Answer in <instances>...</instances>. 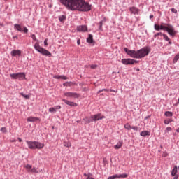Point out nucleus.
I'll return each mask as SVG.
<instances>
[{"mask_svg": "<svg viewBox=\"0 0 179 179\" xmlns=\"http://www.w3.org/2000/svg\"><path fill=\"white\" fill-rule=\"evenodd\" d=\"M48 39H45V41H44V45H45V47H47V45H48Z\"/></svg>", "mask_w": 179, "mask_h": 179, "instance_id": "obj_36", "label": "nucleus"}, {"mask_svg": "<svg viewBox=\"0 0 179 179\" xmlns=\"http://www.w3.org/2000/svg\"><path fill=\"white\" fill-rule=\"evenodd\" d=\"M28 148L29 149L36 150V149H43L44 148V143H41L38 141H26Z\"/></svg>", "mask_w": 179, "mask_h": 179, "instance_id": "obj_5", "label": "nucleus"}, {"mask_svg": "<svg viewBox=\"0 0 179 179\" xmlns=\"http://www.w3.org/2000/svg\"><path fill=\"white\" fill-rule=\"evenodd\" d=\"M121 62L123 65H134V64H138V61L134 59H122Z\"/></svg>", "mask_w": 179, "mask_h": 179, "instance_id": "obj_8", "label": "nucleus"}, {"mask_svg": "<svg viewBox=\"0 0 179 179\" xmlns=\"http://www.w3.org/2000/svg\"><path fill=\"white\" fill-rule=\"evenodd\" d=\"M13 38H17V36H14Z\"/></svg>", "mask_w": 179, "mask_h": 179, "instance_id": "obj_51", "label": "nucleus"}, {"mask_svg": "<svg viewBox=\"0 0 179 179\" xmlns=\"http://www.w3.org/2000/svg\"><path fill=\"white\" fill-rule=\"evenodd\" d=\"M173 179H178V175L173 176Z\"/></svg>", "mask_w": 179, "mask_h": 179, "instance_id": "obj_44", "label": "nucleus"}, {"mask_svg": "<svg viewBox=\"0 0 179 179\" xmlns=\"http://www.w3.org/2000/svg\"><path fill=\"white\" fill-rule=\"evenodd\" d=\"M171 12H173V13H177V10H176V8H171Z\"/></svg>", "mask_w": 179, "mask_h": 179, "instance_id": "obj_43", "label": "nucleus"}, {"mask_svg": "<svg viewBox=\"0 0 179 179\" xmlns=\"http://www.w3.org/2000/svg\"><path fill=\"white\" fill-rule=\"evenodd\" d=\"M122 146V142L120 141L114 146L115 149H120Z\"/></svg>", "mask_w": 179, "mask_h": 179, "instance_id": "obj_26", "label": "nucleus"}, {"mask_svg": "<svg viewBox=\"0 0 179 179\" xmlns=\"http://www.w3.org/2000/svg\"><path fill=\"white\" fill-rule=\"evenodd\" d=\"M124 128L128 129V131H131V129H132V127L128 123L124 124Z\"/></svg>", "mask_w": 179, "mask_h": 179, "instance_id": "obj_28", "label": "nucleus"}, {"mask_svg": "<svg viewBox=\"0 0 179 179\" xmlns=\"http://www.w3.org/2000/svg\"><path fill=\"white\" fill-rule=\"evenodd\" d=\"M168 155H169V154H167L166 152H164L162 153V156H163L164 157H166V156H168Z\"/></svg>", "mask_w": 179, "mask_h": 179, "instance_id": "obj_42", "label": "nucleus"}, {"mask_svg": "<svg viewBox=\"0 0 179 179\" xmlns=\"http://www.w3.org/2000/svg\"><path fill=\"white\" fill-rule=\"evenodd\" d=\"M153 17V15L150 16V19H152Z\"/></svg>", "mask_w": 179, "mask_h": 179, "instance_id": "obj_49", "label": "nucleus"}, {"mask_svg": "<svg viewBox=\"0 0 179 179\" xmlns=\"http://www.w3.org/2000/svg\"><path fill=\"white\" fill-rule=\"evenodd\" d=\"M14 29L15 30H17V31H24V33H29V29H27V27H23L24 30H23L20 24H15L14 25Z\"/></svg>", "mask_w": 179, "mask_h": 179, "instance_id": "obj_10", "label": "nucleus"}, {"mask_svg": "<svg viewBox=\"0 0 179 179\" xmlns=\"http://www.w3.org/2000/svg\"><path fill=\"white\" fill-rule=\"evenodd\" d=\"M141 136H149L150 135V133L148 131H141V134H140Z\"/></svg>", "mask_w": 179, "mask_h": 179, "instance_id": "obj_22", "label": "nucleus"}, {"mask_svg": "<svg viewBox=\"0 0 179 179\" xmlns=\"http://www.w3.org/2000/svg\"><path fill=\"white\" fill-rule=\"evenodd\" d=\"M162 36H163L164 40H166V41H170V38L169 36H167V35L164 34H162Z\"/></svg>", "mask_w": 179, "mask_h": 179, "instance_id": "obj_31", "label": "nucleus"}, {"mask_svg": "<svg viewBox=\"0 0 179 179\" xmlns=\"http://www.w3.org/2000/svg\"><path fill=\"white\" fill-rule=\"evenodd\" d=\"M63 145L66 148H71V146H72V144L71 143V142H66V141H64Z\"/></svg>", "mask_w": 179, "mask_h": 179, "instance_id": "obj_27", "label": "nucleus"}, {"mask_svg": "<svg viewBox=\"0 0 179 179\" xmlns=\"http://www.w3.org/2000/svg\"><path fill=\"white\" fill-rule=\"evenodd\" d=\"M99 23H100L99 30H101V28L103 27V21H101Z\"/></svg>", "mask_w": 179, "mask_h": 179, "instance_id": "obj_40", "label": "nucleus"}, {"mask_svg": "<svg viewBox=\"0 0 179 179\" xmlns=\"http://www.w3.org/2000/svg\"><path fill=\"white\" fill-rule=\"evenodd\" d=\"M78 31H87V26L86 25H80L77 27Z\"/></svg>", "mask_w": 179, "mask_h": 179, "instance_id": "obj_14", "label": "nucleus"}, {"mask_svg": "<svg viewBox=\"0 0 179 179\" xmlns=\"http://www.w3.org/2000/svg\"><path fill=\"white\" fill-rule=\"evenodd\" d=\"M0 26H3V24H2L0 23Z\"/></svg>", "mask_w": 179, "mask_h": 179, "instance_id": "obj_53", "label": "nucleus"}, {"mask_svg": "<svg viewBox=\"0 0 179 179\" xmlns=\"http://www.w3.org/2000/svg\"><path fill=\"white\" fill-rule=\"evenodd\" d=\"M1 132H3V134L6 133V127H1Z\"/></svg>", "mask_w": 179, "mask_h": 179, "instance_id": "obj_37", "label": "nucleus"}, {"mask_svg": "<svg viewBox=\"0 0 179 179\" xmlns=\"http://www.w3.org/2000/svg\"><path fill=\"white\" fill-rule=\"evenodd\" d=\"M170 122H173V120L169 119V120H164V124H166V125H169V124H170Z\"/></svg>", "mask_w": 179, "mask_h": 179, "instance_id": "obj_30", "label": "nucleus"}, {"mask_svg": "<svg viewBox=\"0 0 179 179\" xmlns=\"http://www.w3.org/2000/svg\"><path fill=\"white\" fill-rule=\"evenodd\" d=\"M164 115H166V117H173V113L170 111H166Z\"/></svg>", "mask_w": 179, "mask_h": 179, "instance_id": "obj_29", "label": "nucleus"}, {"mask_svg": "<svg viewBox=\"0 0 179 179\" xmlns=\"http://www.w3.org/2000/svg\"><path fill=\"white\" fill-rule=\"evenodd\" d=\"M171 129H172L171 127H166V129L164 131L165 134H169V132H170Z\"/></svg>", "mask_w": 179, "mask_h": 179, "instance_id": "obj_33", "label": "nucleus"}, {"mask_svg": "<svg viewBox=\"0 0 179 179\" xmlns=\"http://www.w3.org/2000/svg\"><path fill=\"white\" fill-rule=\"evenodd\" d=\"M77 44H78V45H80V39H78L77 41Z\"/></svg>", "mask_w": 179, "mask_h": 179, "instance_id": "obj_45", "label": "nucleus"}, {"mask_svg": "<svg viewBox=\"0 0 179 179\" xmlns=\"http://www.w3.org/2000/svg\"><path fill=\"white\" fill-rule=\"evenodd\" d=\"M12 142H16V140H13Z\"/></svg>", "mask_w": 179, "mask_h": 179, "instance_id": "obj_52", "label": "nucleus"}, {"mask_svg": "<svg viewBox=\"0 0 179 179\" xmlns=\"http://www.w3.org/2000/svg\"><path fill=\"white\" fill-rule=\"evenodd\" d=\"M169 41V44H170V45H171L172 44V42H171V41L169 39V41Z\"/></svg>", "mask_w": 179, "mask_h": 179, "instance_id": "obj_46", "label": "nucleus"}, {"mask_svg": "<svg viewBox=\"0 0 179 179\" xmlns=\"http://www.w3.org/2000/svg\"><path fill=\"white\" fill-rule=\"evenodd\" d=\"M27 121L28 122H36V121H40V118L31 116L27 118Z\"/></svg>", "mask_w": 179, "mask_h": 179, "instance_id": "obj_16", "label": "nucleus"}, {"mask_svg": "<svg viewBox=\"0 0 179 179\" xmlns=\"http://www.w3.org/2000/svg\"><path fill=\"white\" fill-rule=\"evenodd\" d=\"M131 129H134V131H138V127L133 126V127H131Z\"/></svg>", "mask_w": 179, "mask_h": 179, "instance_id": "obj_39", "label": "nucleus"}, {"mask_svg": "<svg viewBox=\"0 0 179 179\" xmlns=\"http://www.w3.org/2000/svg\"><path fill=\"white\" fill-rule=\"evenodd\" d=\"M73 85H76V83L71 81L63 83V86H66V87H71V86H73Z\"/></svg>", "mask_w": 179, "mask_h": 179, "instance_id": "obj_20", "label": "nucleus"}, {"mask_svg": "<svg viewBox=\"0 0 179 179\" xmlns=\"http://www.w3.org/2000/svg\"><path fill=\"white\" fill-rule=\"evenodd\" d=\"M91 69H96L97 68V65L96 64H92V65H90Z\"/></svg>", "mask_w": 179, "mask_h": 179, "instance_id": "obj_35", "label": "nucleus"}, {"mask_svg": "<svg viewBox=\"0 0 179 179\" xmlns=\"http://www.w3.org/2000/svg\"><path fill=\"white\" fill-rule=\"evenodd\" d=\"M69 10H79L80 12H89L92 10V5L83 0H60Z\"/></svg>", "mask_w": 179, "mask_h": 179, "instance_id": "obj_1", "label": "nucleus"}, {"mask_svg": "<svg viewBox=\"0 0 179 179\" xmlns=\"http://www.w3.org/2000/svg\"><path fill=\"white\" fill-rule=\"evenodd\" d=\"M101 92H108V90L103 89V90H99L98 93H101Z\"/></svg>", "mask_w": 179, "mask_h": 179, "instance_id": "obj_41", "label": "nucleus"}, {"mask_svg": "<svg viewBox=\"0 0 179 179\" xmlns=\"http://www.w3.org/2000/svg\"><path fill=\"white\" fill-rule=\"evenodd\" d=\"M64 96L68 99H79L80 97L78 93L72 92H66L64 93Z\"/></svg>", "mask_w": 179, "mask_h": 179, "instance_id": "obj_6", "label": "nucleus"}, {"mask_svg": "<svg viewBox=\"0 0 179 179\" xmlns=\"http://www.w3.org/2000/svg\"><path fill=\"white\" fill-rule=\"evenodd\" d=\"M54 79H63L64 80H66V79H68V77H66V76H59V75H56L53 76Z\"/></svg>", "mask_w": 179, "mask_h": 179, "instance_id": "obj_19", "label": "nucleus"}, {"mask_svg": "<svg viewBox=\"0 0 179 179\" xmlns=\"http://www.w3.org/2000/svg\"><path fill=\"white\" fill-rule=\"evenodd\" d=\"M124 50L127 55H129V57L131 58H136V59L145 58V57H146V55H149V53L150 52V50H149V48H142L139 50H131L127 48H124Z\"/></svg>", "mask_w": 179, "mask_h": 179, "instance_id": "obj_2", "label": "nucleus"}, {"mask_svg": "<svg viewBox=\"0 0 179 179\" xmlns=\"http://www.w3.org/2000/svg\"><path fill=\"white\" fill-rule=\"evenodd\" d=\"M62 101L65 103V104H67V106H70V107H76L78 106V103L75 102L69 101L65 99H63Z\"/></svg>", "mask_w": 179, "mask_h": 179, "instance_id": "obj_13", "label": "nucleus"}, {"mask_svg": "<svg viewBox=\"0 0 179 179\" xmlns=\"http://www.w3.org/2000/svg\"><path fill=\"white\" fill-rule=\"evenodd\" d=\"M157 36H163V34L162 32H158L155 34V37H157Z\"/></svg>", "mask_w": 179, "mask_h": 179, "instance_id": "obj_38", "label": "nucleus"}, {"mask_svg": "<svg viewBox=\"0 0 179 179\" xmlns=\"http://www.w3.org/2000/svg\"><path fill=\"white\" fill-rule=\"evenodd\" d=\"M84 121H85L87 124H90V122H93V119H92V116L90 117H87L84 118Z\"/></svg>", "mask_w": 179, "mask_h": 179, "instance_id": "obj_24", "label": "nucleus"}, {"mask_svg": "<svg viewBox=\"0 0 179 179\" xmlns=\"http://www.w3.org/2000/svg\"><path fill=\"white\" fill-rule=\"evenodd\" d=\"M178 103H179V99H178Z\"/></svg>", "mask_w": 179, "mask_h": 179, "instance_id": "obj_54", "label": "nucleus"}, {"mask_svg": "<svg viewBox=\"0 0 179 179\" xmlns=\"http://www.w3.org/2000/svg\"><path fill=\"white\" fill-rule=\"evenodd\" d=\"M87 41L89 43V44H92V43H93V35L90 34L88 38H87Z\"/></svg>", "mask_w": 179, "mask_h": 179, "instance_id": "obj_23", "label": "nucleus"}, {"mask_svg": "<svg viewBox=\"0 0 179 179\" xmlns=\"http://www.w3.org/2000/svg\"><path fill=\"white\" fill-rule=\"evenodd\" d=\"M31 38L35 41H37L34 45V48L36 50V51H38V52H40V54H42V55H45V57H51V53L50 52V51L40 46V43H38V41H37L36 35L32 34Z\"/></svg>", "mask_w": 179, "mask_h": 179, "instance_id": "obj_4", "label": "nucleus"}, {"mask_svg": "<svg viewBox=\"0 0 179 179\" xmlns=\"http://www.w3.org/2000/svg\"><path fill=\"white\" fill-rule=\"evenodd\" d=\"M21 96H22V97H24V99H30V95H26L23 93H21Z\"/></svg>", "mask_w": 179, "mask_h": 179, "instance_id": "obj_32", "label": "nucleus"}, {"mask_svg": "<svg viewBox=\"0 0 179 179\" xmlns=\"http://www.w3.org/2000/svg\"><path fill=\"white\" fill-rule=\"evenodd\" d=\"M110 92H115V93H117V91H115L114 90H110Z\"/></svg>", "mask_w": 179, "mask_h": 179, "instance_id": "obj_48", "label": "nucleus"}, {"mask_svg": "<svg viewBox=\"0 0 179 179\" xmlns=\"http://www.w3.org/2000/svg\"><path fill=\"white\" fill-rule=\"evenodd\" d=\"M18 141H19V142H22V140L20 138H18Z\"/></svg>", "mask_w": 179, "mask_h": 179, "instance_id": "obj_47", "label": "nucleus"}, {"mask_svg": "<svg viewBox=\"0 0 179 179\" xmlns=\"http://www.w3.org/2000/svg\"><path fill=\"white\" fill-rule=\"evenodd\" d=\"M154 29L157 31H159V30H165L170 34V36H176V31H174V27H173L172 25L169 24L162 23L161 25L155 24L154 25Z\"/></svg>", "mask_w": 179, "mask_h": 179, "instance_id": "obj_3", "label": "nucleus"}, {"mask_svg": "<svg viewBox=\"0 0 179 179\" xmlns=\"http://www.w3.org/2000/svg\"><path fill=\"white\" fill-rule=\"evenodd\" d=\"M179 59V53H178L173 59V64H176Z\"/></svg>", "mask_w": 179, "mask_h": 179, "instance_id": "obj_25", "label": "nucleus"}, {"mask_svg": "<svg viewBox=\"0 0 179 179\" xmlns=\"http://www.w3.org/2000/svg\"><path fill=\"white\" fill-rule=\"evenodd\" d=\"M177 171H178V168L177 167V166H175L171 171V176H174L177 175Z\"/></svg>", "mask_w": 179, "mask_h": 179, "instance_id": "obj_21", "label": "nucleus"}, {"mask_svg": "<svg viewBox=\"0 0 179 179\" xmlns=\"http://www.w3.org/2000/svg\"><path fill=\"white\" fill-rule=\"evenodd\" d=\"M130 12H131V13H133L134 15H138V13H139L140 12V10L138 9L136 7H131Z\"/></svg>", "mask_w": 179, "mask_h": 179, "instance_id": "obj_18", "label": "nucleus"}, {"mask_svg": "<svg viewBox=\"0 0 179 179\" xmlns=\"http://www.w3.org/2000/svg\"><path fill=\"white\" fill-rule=\"evenodd\" d=\"M24 169H26L28 173H38V171H37V169H36V167H33V166L30 164L24 165Z\"/></svg>", "mask_w": 179, "mask_h": 179, "instance_id": "obj_9", "label": "nucleus"}, {"mask_svg": "<svg viewBox=\"0 0 179 179\" xmlns=\"http://www.w3.org/2000/svg\"><path fill=\"white\" fill-rule=\"evenodd\" d=\"M22 54V51L19 50H14L11 51L12 57H17V55H20Z\"/></svg>", "mask_w": 179, "mask_h": 179, "instance_id": "obj_17", "label": "nucleus"}, {"mask_svg": "<svg viewBox=\"0 0 179 179\" xmlns=\"http://www.w3.org/2000/svg\"><path fill=\"white\" fill-rule=\"evenodd\" d=\"M176 132H179V128L176 129Z\"/></svg>", "mask_w": 179, "mask_h": 179, "instance_id": "obj_50", "label": "nucleus"}, {"mask_svg": "<svg viewBox=\"0 0 179 179\" xmlns=\"http://www.w3.org/2000/svg\"><path fill=\"white\" fill-rule=\"evenodd\" d=\"M59 22H63V20H65V16L64 15H61L59 17Z\"/></svg>", "mask_w": 179, "mask_h": 179, "instance_id": "obj_34", "label": "nucleus"}, {"mask_svg": "<svg viewBox=\"0 0 179 179\" xmlns=\"http://www.w3.org/2000/svg\"><path fill=\"white\" fill-rule=\"evenodd\" d=\"M127 177H128V174L127 173L115 174L108 177V179L127 178Z\"/></svg>", "mask_w": 179, "mask_h": 179, "instance_id": "obj_11", "label": "nucleus"}, {"mask_svg": "<svg viewBox=\"0 0 179 179\" xmlns=\"http://www.w3.org/2000/svg\"><path fill=\"white\" fill-rule=\"evenodd\" d=\"M57 110H61V106H56L49 108V113H57Z\"/></svg>", "mask_w": 179, "mask_h": 179, "instance_id": "obj_15", "label": "nucleus"}, {"mask_svg": "<svg viewBox=\"0 0 179 179\" xmlns=\"http://www.w3.org/2000/svg\"><path fill=\"white\" fill-rule=\"evenodd\" d=\"M91 118L92 119V121H99L100 120H103V118H106V117L101 115V113L91 115Z\"/></svg>", "mask_w": 179, "mask_h": 179, "instance_id": "obj_12", "label": "nucleus"}, {"mask_svg": "<svg viewBox=\"0 0 179 179\" xmlns=\"http://www.w3.org/2000/svg\"><path fill=\"white\" fill-rule=\"evenodd\" d=\"M10 76L12 79H19V80H23L26 78L24 73H17L10 74Z\"/></svg>", "mask_w": 179, "mask_h": 179, "instance_id": "obj_7", "label": "nucleus"}]
</instances>
